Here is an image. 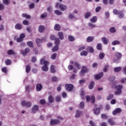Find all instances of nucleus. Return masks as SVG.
I'll use <instances>...</instances> for the list:
<instances>
[{
    "mask_svg": "<svg viewBox=\"0 0 126 126\" xmlns=\"http://www.w3.org/2000/svg\"><path fill=\"white\" fill-rule=\"evenodd\" d=\"M41 64H44V66L42 67V70L43 71H48L49 70V68L48 67V64H49V62L45 61L44 59H41L40 60Z\"/></svg>",
    "mask_w": 126,
    "mask_h": 126,
    "instance_id": "obj_1",
    "label": "nucleus"
},
{
    "mask_svg": "<svg viewBox=\"0 0 126 126\" xmlns=\"http://www.w3.org/2000/svg\"><path fill=\"white\" fill-rule=\"evenodd\" d=\"M122 53L120 52H116L115 54V58L113 59V62L114 63H119V61L122 59Z\"/></svg>",
    "mask_w": 126,
    "mask_h": 126,
    "instance_id": "obj_2",
    "label": "nucleus"
},
{
    "mask_svg": "<svg viewBox=\"0 0 126 126\" xmlns=\"http://www.w3.org/2000/svg\"><path fill=\"white\" fill-rule=\"evenodd\" d=\"M59 6L62 11H65L67 8V6L65 4H60V3H56V7H59Z\"/></svg>",
    "mask_w": 126,
    "mask_h": 126,
    "instance_id": "obj_3",
    "label": "nucleus"
},
{
    "mask_svg": "<svg viewBox=\"0 0 126 126\" xmlns=\"http://www.w3.org/2000/svg\"><path fill=\"white\" fill-rule=\"evenodd\" d=\"M23 107H27V108H30L32 106V103L30 102L23 101L21 102Z\"/></svg>",
    "mask_w": 126,
    "mask_h": 126,
    "instance_id": "obj_4",
    "label": "nucleus"
},
{
    "mask_svg": "<svg viewBox=\"0 0 126 126\" xmlns=\"http://www.w3.org/2000/svg\"><path fill=\"white\" fill-rule=\"evenodd\" d=\"M67 91H71L73 89V85L71 84H67L65 86Z\"/></svg>",
    "mask_w": 126,
    "mask_h": 126,
    "instance_id": "obj_5",
    "label": "nucleus"
},
{
    "mask_svg": "<svg viewBox=\"0 0 126 126\" xmlns=\"http://www.w3.org/2000/svg\"><path fill=\"white\" fill-rule=\"evenodd\" d=\"M86 100L87 101H89L91 100L92 103H94L95 102V96L94 95H92L91 98L89 95H88L86 96Z\"/></svg>",
    "mask_w": 126,
    "mask_h": 126,
    "instance_id": "obj_6",
    "label": "nucleus"
},
{
    "mask_svg": "<svg viewBox=\"0 0 126 126\" xmlns=\"http://www.w3.org/2000/svg\"><path fill=\"white\" fill-rule=\"evenodd\" d=\"M60 124V120L57 119H51L50 121V124L53 126V125H58Z\"/></svg>",
    "mask_w": 126,
    "mask_h": 126,
    "instance_id": "obj_7",
    "label": "nucleus"
},
{
    "mask_svg": "<svg viewBox=\"0 0 126 126\" xmlns=\"http://www.w3.org/2000/svg\"><path fill=\"white\" fill-rule=\"evenodd\" d=\"M102 109V106H100V107H97L95 109H94V115H99L100 114V110Z\"/></svg>",
    "mask_w": 126,
    "mask_h": 126,
    "instance_id": "obj_8",
    "label": "nucleus"
},
{
    "mask_svg": "<svg viewBox=\"0 0 126 126\" xmlns=\"http://www.w3.org/2000/svg\"><path fill=\"white\" fill-rule=\"evenodd\" d=\"M103 75H104V73L102 72H101L97 75H94V77L96 80H98V79H100L101 77H102Z\"/></svg>",
    "mask_w": 126,
    "mask_h": 126,
    "instance_id": "obj_9",
    "label": "nucleus"
},
{
    "mask_svg": "<svg viewBox=\"0 0 126 126\" xmlns=\"http://www.w3.org/2000/svg\"><path fill=\"white\" fill-rule=\"evenodd\" d=\"M45 26L40 25L38 27V32L39 33H43L45 31Z\"/></svg>",
    "mask_w": 126,
    "mask_h": 126,
    "instance_id": "obj_10",
    "label": "nucleus"
},
{
    "mask_svg": "<svg viewBox=\"0 0 126 126\" xmlns=\"http://www.w3.org/2000/svg\"><path fill=\"white\" fill-rule=\"evenodd\" d=\"M58 35L60 40H63L64 39V36H63V32H60L58 33Z\"/></svg>",
    "mask_w": 126,
    "mask_h": 126,
    "instance_id": "obj_11",
    "label": "nucleus"
},
{
    "mask_svg": "<svg viewBox=\"0 0 126 126\" xmlns=\"http://www.w3.org/2000/svg\"><path fill=\"white\" fill-rule=\"evenodd\" d=\"M37 111H39V106L36 105H34L32 108V113H36Z\"/></svg>",
    "mask_w": 126,
    "mask_h": 126,
    "instance_id": "obj_12",
    "label": "nucleus"
},
{
    "mask_svg": "<svg viewBox=\"0 0 126 126\" xmlns=\"http://www.w3.org/2000/svg\"><path fill=\"white\" fill-rule=\"evenodd\" d=\"M29 52H30V49L29 48H27L25 49V52L24 51L22 50L21 53L23 56H26V55H27Z\"/></svg>",
    "mask_w": 126,
    "mask_h": 126,
    "instance_id": "obj_13",
    "label": "nucleus"
},
{
    "mask_svg": "<svg viewBox=\"0 0 126 126\" xmlns=\"http://www.w3.org/2000/svg\"><path fill=\"white\" fill-rule=\"evenodd\" d=\"M74 65L75 67H77V69H80L81 68V65H80V64L78 62H75Z\"/></svg>",
    "mask_w": 126,
    "mask_h": 126,
    "instance_id": "obj_14",
    "label": "nucleus"
},
{
    "mask_svg": "<svg viewBox=\"0 0 126 126\" xmlns=\"http://www.w3.org/2000/svg\"><path fill=\"white\" fill-rule=\"evenodd\" d=\"M101 40L102 42H103V44H104V45H107V44H108V42H109L108 39H107V38L105 37H102L101 38Z\"/></svg>",
    "mask_w": 126,
    "mask_h": 126,
    "instance_id": "obj_15",
    "label": "nucleus"
},
{
    "mask_svg": "<svg viewBox=\"0 0 126 126\" xmlns=\"http://www.w3.org/2000/svg\"><path fill=\"white\" fill-rule=\"evenodd\" d=\"M125 16V13L123 11H120L118 13L119 18H124Z\"/></svg>",
    "mask_w": 126,
    "mask_h": 126,
    "instance_id": "obj_16",
    "label": "nucleus"
},
{
    "mask_svg": "<svg viewBox=\"0 0 126 126\" xmlns=\"http://www.w3.org/2000/svg\"><path fill=\"white\" fill-rule=\"evenodd\" d=\"M82 114V112L79 110H77L76 111V114H75L76 118H79L80 116H81Z\"/></svg>",
    "mask_w": 126,
    "mask_h": 126,
    "instance_id": "obj_17",
    "label": "nucleus"
},
{
    "mask_svg": "<svg viewBox=\"0 0 126 126\" xmlns=\"http://www.w3.org/2000/svg\"><path fill=\"white\" fill-rule=\"evenodd\" d=\"M42 85L40 84H38L36 85V90L37 91H41L42 88Z\"/></svg>",
    "mask_w": 126,
    "mask_h": 126,
    "instance_id": "obj_18",
    "label": "nucleus"
},
{
    "mask_svg": "<svg viewBox=\"0 0 126 126\" xmlns=\"http://www.w3.org/2000/svg\"><path fill=\"white\" fill-rule=\"evenodd\" d=\"M55 46H59L61 44V40H60V39L57 38L55 40Z\"/></svg>",
    "mask_w": 126,
    "mask_h": 126,
    "instance_id": "obj_19",
    "label": "nucleus"
},
{
    "mask_svg": "<svg viewBox=\"0 0 126 126\" xmlns=\"http://www.w3.org/2000/svg\"><path fill=\"white\" fill-rule=\"evenodd\" d=\"M54 29L56 31H60L61 30V26L59 24H56L54 26Z\"/></svg>",
    "mask_w": 126,
    "mask_h": 126,
    "instance_id": "obj_20",
    "label": "nucleus"
},
{
    "mask_svg": "<svg viewBox=\"0 0 126 126\" xmlns=\"http://www.w3.org/2000/svg\"><path fill=\"white\" fill-rule=\"evenodd\" d=\"M90 22H93V23H95L97 22V17L96 16H94L92 17V19H90Z\"/></svg>",
    "mask_w": 126,
    "mask_h": 126,
    "instance_id": "obj_21",
    "label": "nucleus"
},
{
    "mask_svg": "<svg viewBox=\"0 0 126 126\" xmlns=\"http://www.w3.org/2000/svg\"><path fill=\"white\" fill-rule=\"evenodd\" d=\"M7 54L9 55H15V52L13 50H9L7 52Z\"/></svg>",
    "mask_w": 126,
    "mask_h": 126,
    "instance_id": "obj_22",
    "label": "nucleus"
},
{
    "mask_svg": "<svg viewBox=\"0 0 126 126\" xmlns=\"http://www.w3.org/2000/svg\"><path fill=\"white\" fill-rule=\"evenodd\" d=\"M59 50V46L55 45L53 47V48L52 49V51L53 53H55V52H57Z\"/></svg>",
    "mask_w": 126,
    "mask_h": 126,
    "instance_id": "obj_23",
    "label": "nucleus"
},
{
    "mask_svg": "<svg viewBox=\"0 0 126 126\" xmlns=\"http://www.w3.org/2000/svg\"><path fill=\"white\" fill-rule=\"evenodd\" d=\"M120 112H121V109L117 108L113 112V115H114L115 116V115H117V114H118V113H120Z\"/></svg>",
    "mask_w": 126,
    "mask_h": 126,
    "instance_id": "obj_24",
    "label": "nucleus"
},
{
    "mask_svg": "<svg viewBox=\"0 0 126 126\" xmlns=\"http://www.w3.org/2000/svg\"><path fill=\"white\" fill-rule=\"evenodd\" d=\"M15 28L20 30V29H22V26L20 24H17L15 26Z\"/></svg>",
    "mask_w": 126,
    "mask_h": 126,
    "instance_id": "obj_25",
    "label": "nucleus"
},
{
    "mask_svg": "<svg viewBox=\"0 0 126 126\" xmlns=\"http://www.w3.org/2000/svg\"><path fill=\"white\" fill-rule=\"evenodd\" d=\"M84 16H85V18H86V19H87V18H89L90 16H91V12H87L85 14Z\"/></svg>",
    "mask_w": 126,
    "mask_h": 126,
    "instance_id": "obj_26",
    "label": "nucleus"
},
{
    "mask_svg": "<svg viewBox=\"0 0 126 126\" xmlns=\"http://www.w3.org/2000/svg\"><path fill=\"white\" fill-rule=\"evenodd\" d=\"M114 70L115 72H119L122 70V67H116L114 68Z\"/></svg>",
    "mask_w": 126,
    "mask_h": 126,
    "instance_id": "obj_27",
    "label": "nucleus"
},
{
    "mask_svg": "<svg viewBox=\"0 0 126 126\" xmlns=\"http://www.w3.org/2000/svg\"><path fill=\"white\" fill-rule=\"evenodd\" d=\"M93 87H94V82L92 81L90 82L89 85V89H93Z\"/></svg>",
    "mask_w": 126,
    "mask_h": 126,
    "instance_id": "obj_28",
    "label": "nucleus"
},
{
    "mask_svg": "<svg viewBox=\"0 0 126 126\" xmlns=\"http://www.w3.org/2000/svg\"><path fill=\"white\" fill-rule=\"evenodd\" d=\"M85 104L83 101H81L79 104V109H83L84 108Z\"/></svg>",
    "mask_w": 126,
    "mask_h": 126,
    "instance_id": "obj_29",
    "label": "nucleus"
},
{
    "mask_svg": "<svg viewBox=\"0 0 126 126\" xmlns=\"http://www.w3.org/2000/svg\"><path fill=\"white\" fill-rule=\"evenodd\" d=\"M3 3L6 5H8L10 3V0H2Z\"/></svg>",
    "mask_w": 126,
    "mask_h": 126,
    "instance_id": "obj_30",
    "label": "nucleus"
},
{
    "mask_svg": "<svg viewBox=\"0 0 126 126\" xmlns=\"http://www.w3.org/2000/svg\"><path fill=\"white\" fill-rule=\"evenodd\" d=\"M54 12L57 15H62L63 14V12L59 10H56Z\"/></svg>",
    "mask_w": 126,
    "mask_h": 126,
    "instance_id": "obj_31",
    "label": "nucleus"
},
{
    "mask_svg": "<svg viewBox=\"0 0 126 126\" xmlns=\"http://www.w3.org/2000/svg\"><path fill=\"white\" fill-rule=\"evenodd\" d=\"M5 63L6 65H9V64H11V60L9 59H6L5 61Z\"/></svg>",
    "mask_w": 126,
    "mask_h": 126,
    "instance_id": "obj_32",
    "label": "nucleus"
},
{
    "mask_svg": "<svg viewBox=\"0 0 126 126\" xmlns=\"http://www.w3.org/2000/svg\"><path fill=\"white\" fill-rule=\"evenodd\" d=\"M92 41H93V37L88 36L87 38V42H88V43H89L90 42H92Z\"/></svg>",
    "mask_w": 126,
    "mask_h": 126,
    "instance_id": "obj_33",
    "label": "nucleus"
},
{
    "mask_svg": "<svg viewBox=\"0 0 126 126\" xmlns=\"http://www.w3.org/2000/svg\"><path fill=\"white\" fill-rule=\"evenodd\" d=\"M87 51H83L82 52H81L80 53V55L81 56H84V57H86V56H87Z\"/></svg>",
    "mask_w": 126,
    "mask_h": 126,
    "instance_id": "obj_34",
    "label": "nucleus"
},
{
    "mask_svg": "<svg viewBox=\"0 0 126 126\" xmlns=\"http://www.w3.org/2000/svg\"><path fill=\"white\" fill-rule=\"evenodd\" d=\"M115 89L116 90H122L123 89V86L122 85L116 86Z\"/></svg>",
    "mask_w": 126,
    "mask_h": 126,
    "instance_id": "obj_35",
    "label": "nucleus"
},
{
    "mask_svg": "<svg viewBox=\"0 0 126 126\" xmlns=\"http://www.w3.org/2000/svg\"><path fill=\"white\" fill-rule=\"evenodd\" d=\"M96 48L97 50H98L99 51H101V50H102V44L98 43L97 44Z\"/></svg>",
    "mask_w": 126,
    "mask_h": 126,
    "instance_id": "obj_36",
    "label": "nucleus"
},
{
    "mask_svg": "<svg viewBox=\"0 0 126 126\" xmlns=\"http://www.w3.org/2000/svg\"><path fill=\"white\" fill-rule=\"evenodd\" d=\"M51 72H52V73H55V72H56V68L55 67V66L51 65Z\"/></svg>",
    "mask_w": 126,
    "mask_h": 126,
    "instance_id": "obj_37",
    "label": "nucleus"
},
{
    "mask_svg": "<svg viewBox=\"0 0 126 126\" xmlns=\"http://www.w3.org/2000/svg\"><path fill=\"white\" fill-rule=\"evenodd\" d=\"M31 69V68L30 66L28 65L26 66V71L27 73H28L29 72V71H30Z\"/></svg>",
    "mask_w": 126,
    "mask_h": 126,
    "instance_id": "obj_38",
    "label": "nucleus"
},
{
    "mask_svg": "<svg viewBox=\"0 0 126 126\" xmlns=\"http://www.w3.org/2000/svg\"><path fill=\"white\" fill-rule=\"evenodd\" d=\"M22 17H26V18H27L28 19H30V18H31V16L30 15L26 14H23Z\"/></svg>",
    "mask_w": 126,
    "mask_h": 126,
    "instance_id": "obj_39",
    "label": "nucleus"
},
{
    "mask_svg": "<svg viewBox=\"0 0 126 126\" xmlns=\"http://www.w3.org/2000/svg\"><path fill=\"white\" fill-rule=\"evenodd\" d=\"M113 98H114V94H110L107 97V100H112V99H113Z\"/></svg>",
    "mask_w": 126,
    "mask_h": 126,
    "instance_id": "obj_40",
    "label": "nucleus"
},
{
    "mask_svg": "<svg viewBox=\"0 0 126 126\" xmlns=\"http://www.w3.org/2000/svg\"><path fill=\"white\" fill-rule=\"evenodd\" d=\"M48 101L50 103H53V102H54V98H53V96L50 95L48 97Z\"/></svg>",
    "mask_w": 126,
    "mask_h": 126,
    "instance_id": "obj_41",
    "label": "nucleus"
},
{
    "mask_svg": "<svg viewBox=\"0 0 126 126\" xmlns=\"http://www.w3.org/2000/svg\"><path fill=\"white\" fill-rule=\"evenodd\" d=\"M104 57H105V54L103 53H101L99 55V57L100 60H103L104 59Z\"/></svg>",
    "mask_w": 126,
    "mask_h": 126,
    "instance_id": "obj_42",
    "label": "nucleus"
},
{
    "mask_svg": "<svg viewBox=\"0 0 126 126\" xmlns=\"http://www.w3.org/2000/svg\"><path fill=\"white\" fill-rule=\"evenodd\" d=\"M68 40L70 42H73V41H74V37L72 35H70L68 37Z\"/></svg>",
    "mask_w": 126,
    "mask_h": 126,
    "instance_id": "obj_43",
    "label": "nucleus"
},
{
    "mask_svg": "<svg viewBox=\"0 0 126 126\" xmlns=\"http://www.w3.org/2000/svg\"><path fill=\"white\" fill-rule=\"evenodd\" d=\"M35 42L36 44H40L43 42V39H41L40 38H36L35 40Z\"/></svg>",
    "mask_w": 126,
    "mask_h": 126,
    "instance_id": "obj_44",
    "label": "nucleus"
},
{
    "mask_svg": "<svg viewBox=\"0 0 126 126\" xmlns=\"http://www.w3.org/2000/svg\"><path fill=\"white\" fill-rule=\"evenodd\" d=\"M112 44L113 46H116V45H119L120 44V41L119 40H115Z\"/></svg>",
    "mask_w": 126,
    "mask_h": 126,
    "instance_id": "obj_45",
    "label": "nucleus"
},
{
    "mask_svg": "<svg viewBox=\"0 0 126 126\" xmlns=\"http://www.w3.org/2000/svg\"><path fill=\"white\" fill-rule=\"evenodd\" d=\"M27 45L29 47H30L31 48H33V42H32V41L28 42Z\"/></svg>",
    "mask_w": 126,
    "mask_h": 126,
    "instance_id": "obj_46",
    "label": "nucleus"
},
{
    "mask_svg": "<svg viewBox=\"0 0 126 126\" xmlns=\"http://www.w3.org/2000/svg\"><path fill=\"white\" fill-rule=\"evenodd\" d=\"M115 95H121L122 94V90H118L115 92Z\"/></svg>",
    "mask_w": 126,
    "mask_h": 126,
    "instance_id": "obj_47",
    "label": "nucleus"
},
{
    "mask_svg": "<svg viewBox=\"0 0 126 126\" xmlns=\"http://www.w3.org/2000/svg\"><path fill=\"white\" fill-rule=\"evenodd\" d=\"M88 25L90 27H91V28H96V25H95L94 24H92L91 23H89L88 24Z\"/></svg>",
    "mask_w": 126,
    "mask_h": 126,
    "instance_id": "obj_48",
    "label": "nucleus"
},
{
    "mask_svg": "<svg viewBox=\"0 0 126 126\" xmlns=\"http://www.w3.org/2000/svg\"><path fill=\"white\" fill-rule=\"evenodd\" d=\"M108 68H109V65H106L103 68L104 72H107V71H108Z\"/></svg>",
    "mask_w": 126,
    "mask_h": 126,
    "instance_id": "obj_49",
    "label": "nucleus"
},
{
    "mask_svg": "<svg viewBox=\"0 0 126 126\" xmlns=\"http://www.w3.org/2000/svg\"><path fill=\"white\" fill-rule=\"evenodd\" d=\"M81 71L85 72V73H86V72L87 71V68H86L85 66H83Z\"/></svg>",
    "mask_w": 126,
    "mask_h": 126,
    "instance_id": "obj_50",
    "label": "nucleus"
},
{
    "mask_svg": "<svg viewBox=\"0 0 126 126\" xmlns=\"http://www.w3.org/2000/svg\"><path fill=\"white\" fill-rule=\"evenodd\" d=\"M52 60H56V58H57V53H54L51 57Z\"/></svg>",
    "mask_w": 126,
    "mask_h": 126,
    "instance_id": "obj_51",
    "label": "nucleus"
},
{
    "mask_svg": "<svg viewBox=\"0 0 126 126\" xmlns=\"http://www.w3.org/2000/svg\"><path fill=\"white\" fill-rule=\"evenodd\" d=\"M88 50H89L90 53H93L94 52V49L92 47H89Z\"/></svg>",
    "mask_w": 126,
    "mask_h": 126,
    "instance_id": "obj_52",
    "label": "nucleus"
},
{
    "mask_svg": "<svg viewBox=\"0 0 126 126\" xmlns=\"http://www.w3.org/2000/svg\"><path fill=\"white\" fill-rule=\"evenodd\" d=\"M34 7H35V4H34V3H32L29 5V8H31V9H33Z\"/></svg>",
    "mask_w": 126,
    "mask_h": 126,
    "instance_id": "obj_53",
    "label": "nucleus"
},
{
    "mask_svg": "<svg viewBox=\"0 0 126 126\" xmlns=\"http://www.w3.org/2000/svg\"><path fill=\"white\" fill-rule=\"evenodd\" d=\"M23 24L24 25H29V21L27 20H24L23 21Z\"/></svg>",
    "mask_w": 126,
    "mask_h": 126,
    "instance_id": "obj_54",
    "label": "nucleus"
},
{
    "mask_svg": "<svg viewBox=\"0 0 126 126\" xmlns=\"http://www.w3.org/2000/svg\"><path fill=\"white\" fill-rule=\"evenodd\" d=\"M68 18H69V19H74V18H75V17H74L73 15L69 14L68 15Z\"/></svg>",
    "mask_w": 126,
    "mask_h": 126,
    "instance_id": "obj_55",
    "label": "nucleus"
},
{
    "mask_svg": "<svg viewBox=\"0 0 126 126\" xmlns=\"http://www.w3.org/2000/svg\"><path fill=\"white\" fill-rule=\"evenodd\" d=\"M47 13H44L41 15L40 17L41 18H46V17H47Z\"/></svg>",
    "mask_w": 126,
    "mask_h": 126,
    "instance_id": "obj_56",
    "label": "nucleus"
},
{
    "mask_svg": "<svg viewBox=\"0 0 126 126\" xmlns=\"http://www.w3.org/2000/svg\"><path fill=\"white\" fill-rule=\"evenodd\" d=\"M1 70L4 73H6V72H7V68H6V67L2 68Z\"/></svg>",
    "mask_w": 126,
    "mask_h": 126,
    "instance_id": "obj_57",
    "label": "nucleus"
},
{
    "mask_svg": "<svg viewBox=\"0 0 126 126\" xmlns=\"http://www.w3.org/2000/svg\"><path fill=\"white\" fill-rule=\"evenodd\" d=\"M119 11H118V10H117V9H114L113 10V13L114 14H116V15H118V14H119Z\"/></svg>",
    "mask_w": 126,
    "mask_h": 126,
    "instance_id": "obj_58",
    "label": "nucleus"
},
{
    "mask_svg": "<svg viewBox=\"0 0 126 126\" xmlns=\"http://www.w3.org/2000/svg\"><path fill=\"white\" fill-rule=\"evenodd\" d=\"M110 32H111V33H115V32H116V29H115L114 27H113L110 28Z\"/></svg>",
    "mask_w": 126,
    "mask_h": 126,
    "instance_id": "obj_59",
    "label": "nucleus"
},
{
    "mask_svg": "<svg viewBox=\"0 0 126 126\" xmlns=\"http://www.w3.org/2000/svg\"><path fill=\"white\" fill-rule=\"evenodd\" d=\"M40 103L41 105H44L46 104V100H45V99H41L40 101Z\"/></svg>",
    "mask_w": 126,
    "mask_h": 126,
    "instance_id": "obj_60",
    "label": "nucleus"
},
{
    "mask_svg": "<svg viewBox=\"0 0 126 126\" xmlns=\"http://www.w3.org/2000/svg\"><path fill=\"white\" fill-rule=\"evenodd\" d=\"M108 123H109L111 125H114V122H113V120L111 119H108Z\"/></svg>",
    "mask_w": 126,
    "mask_h": 126,
    "instance_id": "obj_61",
    "label": "nucleus"
},
{
    "mask_svg": "<svg viewBox=\"0 0 126 126\" xmlns=\"http://www.w3.org/2000/svg\"><path fill=\"white\" fill-rule=\"evenodd\" d=\"M73 68V66L72 65H69L68 66V69H69V70H72Z\"/></svg>",
    "mask_w": 126,
    "mask_h": 126,
    "instance_id": "obj_62",
    "label": "nucleus"
},
{
    "mask_svg": "<svg viewBox=\"0 0 126 126\" xmlns=\"http://www.w3.org/2000/svg\"><path fill=\"white\" fill-rule=\"evenodd\" d=\"M50 39H51V40H56V39H57V38H56V36H55V35H51V36H50Z\"/></svg>",
    "mask_w": 126,
    "mask_h": 126,
    "instance_id": "obj_63",
    "label": "nucleus"
},
{
    "mask_svg": "<svg viewBox=\"0 0 126 126\" xmlns=\"http://www.w3.org/2000/svg\"><path fill=\"white\" fill-rule=\"evenodd\" d=\"M90 124L91 125V126H96V125L95 124V123H94V122L91 121L90 122Z\"/></svg>",
    "mask_w": 126,
    "mask_h": 126,
    "instance_id": "obj_64",
    "label": "nucleus"
}]
</instances>
